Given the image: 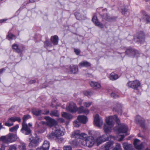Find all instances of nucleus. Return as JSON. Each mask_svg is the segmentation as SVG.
Masks as SVG:
<instances>
[{
    "label": "nucleus",
    "instance_id": "338daca9",
    "mask_svg": "<svg viewBox=\"0 0 150 150\" xmlns=\"http://www.w3.org/2000/svg\"><path fill=\"white\" fill-rule=\"evenodd\" d=\"M41 123L42 125H47V122H45L44 121H41Z\"/></svg>",
    "mask_w": 150,
    "mask_h": 150
},
{
    "label": "nucleus",
    "instance_id": "de8ad7c7",
    "mask_svg": "<svg viewBox=\"0 0 150 150\" xmlns=\"http://www.w3.org/2000/svg\"><path fill=\"white\" fill-rule=\"evenodd\" d=\"M64 150H71L72 148L70 146H65L63 147Z\"/></svg>",
    "mask_w": 150,
    "mask_h": 150
},
{
    "label": "nucleus",
    "instance_id": "680f3d73",
    "mask_svg": "<svg viewBox=\"0 0 150 150\" xmlns=\"http://www.w3.org/2000/svg\"><path fill=\"white\" fill-rule=\"evenodd\" d=\"M7 20V19H1L0 20V23H2L4 21H6Z\"/></svg>",
    "mask_w": 150,
    "mask_h": 150
},
{
    "label": "nucleus",
    "instance_id": "0e129e2a",
    "mask_svg": "<svg viewBox=\"0 0 150 150\" xmlns=\"http://www.w3.org/2000/svg\"><path fill=\"white\" fill-rule=\"evenodd\" d=\"M39 124L36 122L35 125V127L36 128H38L39 127Z\"/></svg>",
    "mask_w": 150,
    "mask_h": 150
},
{
    "label": "nucleus",
    "instance_id": "7c9ffc66",
    "mask_svg": "<svg viewBox=\"0 0 150 150\" xmlns=\"http://www.w3.org/2000/svg\"><path fill=\"white\" fill-rule=\"evenodd\" d=\"M109 78L111 80H115L118 78V76L117 74L112 73L110 75Z\"/></svg>",
    "mask_w": 150,
    "mask_h": 150
},
{
    "label": "nucleus",
    "instance_id": "58836bf2",
    "mask_svg": "<svg viewBox=\"0 0 150 150\" xmlns=\"http://www.w3.org/2000/svg\"><path fill=\"white\" fill-rule=\"evenodd\" d=\"M31 118V117L29 115H27L24 116L23 117V122L22 123H25L26 121Z\"/></svg>",
    "mask_w": 150,
    "mask_h": 150
},
{
    "label": "nucleus",
    "instance_id": "052dcab7",
    "mask_svg": "<svg viewBox=\"0 0 150 150\" xmlns=\"http://www.w3.org/2000/svg\"><path fill=\"white\" fill-rule=\"evenodd\" d=\"M36 150H45L42 147H39L37 148Z\"/></svg>",
    "mask_w": 150,
    "mask_h": 150
},
{
    "label": "nucleus",
    "instance_id": "6e6552de",
    "mask_svg": "<svg viewBox=\"0 0 150 150\" xmlns=\"http://www.w3.org/2000/svg\"><path fill=\"white\" fill-rule=\"evenodd\" d=\"M59 125H56L54 128V132L56 135V138H57L64 134V132L62 130V129L61 128Z\"/></svg>",
    "mask_w": 150,
    "mask_h": 150
},
{
    "label": "nucleus",
    "instance_id": "e2e57ef3",
    "mask_svg": "<svg viewBox=\"0 0 150 150\" xmlns=\"http://www.w3.org/2000/svg\"><path fill=\"white\" fill-rule=\"evenodd\" d=\"M127 11V9H124L123 10H122V13L123 14H125V12H126Z\"/></svg>",
    "mask_w": 150,
    "mask_h": 150
},
{
    "label": "nucleus",
    "instance_id": "ea45409f",
    "mask_svg": "<svg viewBox=\"0 0 150 150\" xmlns=\"http://www.w3.org/2000/svg\"><path fill=\"white\" fill-rule=\"evenodd\" d=\"M19 126L18 125H16L15 126L10 128L9 131L11 132H13L16 131L17 129L18 128Z\"/></svg>",
    "mask_w": 150,
    "mask_h": 150
},
{
    "label": "nucleus",
    "instance_id": "2f4dec72",
    "mask_svg": "<svg viewBox=\"0 0 150 150\" xmlns=\"http://www.w3.org/2000/svg\"><path fill=\"white\" fill-rule=\"evenodd\" d=\"M47 137L50 140H52L54 139L55 138H56V135L54 132L50 134H48L47 136Z\"/></svg>",
    "mask_w": 150,
    "mask_h": 150
},
{
    "label": "nucleus",
    "instance_id": "6ab92c4d",
    "mask_svg": "<svg viewBox=\"0 0 150 150\" xmlns=\"http://www.w3.org/2000/svg\"><path fill=\"white\" fill-rule=\"evenodd\" d=\"M77 119L80 122L85 124L88 120L86 116L84 115H79L78 116Z\"/></svg>",
    "mask_w": 150,
    "mask_h": 150
},
{
    "label": "nucleus",
    "instance_id": "4468645a",
    "mask_svg": "<svg viewBox=\"0 0 150 150\" xmlns=\"http://www.w3.org/2000/svg\"><path fill=\"white\" fill-rule=\"evenodd\" d=\"M128 129V127L127 125L121 124L119 125L117 130L119 133H125L127 132Z\"/></svg>",
    "mask_w": 150,
    "mask_h": 150
},
{
    "label": "nucleus",
    "instance_id": "49530a36",
    "mask_svg": "<svg viewBox=\"0 0 150 150\" xmlns=\"http://www.w3.org/2000/svg\"><path fill=\"white\" fill-rule=\"evenodd\" d=\"M73 125L75 127H77L80 126V123L77 121H75L73 123Z\"/></svg>",
    "mask_w": 150,
    "mask_h": 150
},
{
    "label": "nucleus",
    "instance_id": "473e14b6",
    "mask_svg": "<svg viewBox=\"0 0 150 150\" xmlns=\"http://www.w3.org/2000/svg\"><path fill=\"white\" fill-rule=\"evenodd\" d=\"M122 106L120 103H117L115 106L114 109L115 110L118 111L121 110Z\"/></svg>",
    "mask_w": 150,
    "mask_h": 150
},
{
    "label": "nucleus",
    "instance_id": "a878e982",
    "mask_svg": "<svg viewBox=\"0 0 150 150\" xmlns=\"http://www.w3.org/2000/svg\"><path fill=\"white\" fill-rule=\"evenodd\" d=\"M62 116L67 119H71L72 118V116L67 113L64 112H63L62 114Z\"/></svg>",
    "mask_w": 150,
    "mask_h": 150
},
{
    "label": "nucleus",
    "instance_id": "e433bc0d",
    "mask_svg": "<svg viewBox=\"0 0 150 150\" xmlns=\"http://www.w3.org/2000/svg\"><path fill=\"white\" fill-rule=\"evenodd\" d=\"M42 110H35L33 111V114L36 116H38L42 114Z\"/></svg>",
    "mask_w": 150,
    "mask_h": 150
},
{
    "label": "nucleus",
    "instance_id": "09e8293b",
    "mask_svg": "<svg viewBox=\"0 0 150 150\" xmlns=\"http://www.w3.org/2000/svg\"><path fill=\"white\" fill-rule=\"evenodd\" d=\"M56 140L59 143H61L63 142L64 141V139L62 137H59L57 138H56Z\"/></svg>",
    "mask_w": 150,
    "mask_h": 150
},
{
    "label": "nucleus",
    "instance_id": "9d476101",
    "mask_svg": "<svg viewBox=\"0 0 150 150\" xmlns=\"http://www.w3.org/2000/svg\"><path fill=\"white\" fill-rule=\"evenodd\" d=\"M44 118L47 120V125L52 127L53 126L57 125V122L53 119H52L49 116H46Z\"/></svg>",
    "mask_w": 150,
    "mask_h": 150
},
{
    "label": "nucleus",
    "instance_id": "a19ab883",
    "mask_svg": "<svg viewBox=\"0 0 150 150\" xmlns=\"http://www.w3.org/2000/svg\"><path fill=\"white\" fill-rule=\"evenodd\" d=\"M44 47H51L52 46V44L50 43L48 41L46 40L45 42H44Z\"/></svg>",
    "mask_w": 150,
    "mask_h": 150
},
{
    "label": "nucleus",
    "instance_id": "7ed1b4c3",
    "mask_svg": "<svg viewBox=\"0 0 150 150\" xmlns=\"http://www.w3.org/2000/svg\"><path fill=\"white\" fill-rule=\"evenodd\" d=\"M83 139L84 140L82 143V144L88 147H91L95 143V140L94 137L92 136L88 137L86 134V138H83Z\"/></svg>",
    "mask_w": 150,
    "mask_h": 150
},
{
    "label": "nucleus",
    "instance_id": "f03ea898",
    "mask_svg": "<svg viewBox=\"0 0 150 150\" xmlns=\"http://www.w3.org/2000/svg\"><path fill=\"white\" fill-rule=\"evenodd\" d=\"M106 122L107 125L112 127L114 124V121H115L118 125L120 123V121L116 115H115L113 116H110L106 117Z\"/></svg>",
    "mask_w": 150,
    "mask_h": 150
},
{
    "label": "nucleus",
    "instance_id": "603ef678",
    "mask_svg": "<svg viewBox=\"0 0 150 150\" xmlns=\"http://www.w3.org/2000/svg\"><path fill=\"white\" fill-rule=\"evenodd\" d=\"M91 102H85L84 103V105L86 107H88L91 105Z\"/></svg>",
    "mask_w": 150,
    "mask_h": 150
},
{
    "label": "nucleus",
    "instance_id": "bb28decb",
    "mask_svg": "<svg viewBox=\"0 0 150 150\" xmlns=\"http://www.w3.org/2000/svg\"><path fill=\"white\" fill-rule=\"evenodd\" d=\"M49 146V142L47 140L44 141V143L42 146V147L45 150H48Z\"/></svg>",
    "mask_w": 150,
    "mask_h": 150
},
{
    "label": "nucleus",
    "instance_id": "a211bd4d",
    "mask_svg": "<svg viewBox=\"0 0 150 150\" xmlns=\"http://www.w3.org/2000/svg\"><path fill=\"white\" fill-rule=\"evenodd\" d=\"M79 67H87L91 66V63L86 61H82L79 64Z\"/></svg>",
    "mask_w": 150,
    "mask_h": 150
},
{
    "label": "nucleus",
    "instance_id": "1a4fd4ad",
    "mask_svg": "<svg viewBox=\"0 0 150 150\" xmlns=\"http://www.w3.org/2000/svg\"><path fill=\"white\" fill-rule=\"evenodd\" d=\"M109 137L107 134L105 133L103 135L97 138L96 140V142L98 145L100 144L103 142L108 140Z\"/></svg>",
    "mask_w": 150,
    "mask_h": 150
},
{
    "label": "nucleus",
    "instance_id": "69168bd1",
    "mask_svg": "<svg viewBox=\"0 0 150 150\" xmlns=\"http://www.w3.org/2000/svg\"><path fill=\"white\" fill-rule=\"evenodd\" d=\"M59 121L62 122H63L64 121V120L62 118H59Z\"/></svg>",
    "mask_w": 150,
    "mask_h": 150
},
{
    "label": "nucleus",
    "instance_id": "c9c22d12",
    "mask_svg": "<svg viewBox=\"0 0 150 150\" xmlns=\"http://www.w3.org/2000/svg\"><path fill=\"white\" fill-rule=\"evenodd\" d=\"M93 92L91 91H86L84 92V94L88 97L90 96H91L93 94Z\"/></svg>",
    "mask_w": 150,
    "mask_h": 150
},
{
    "label": "nucleus",
    "instance_id": "9b49d317",
    "mask_svg": "<svg viewBox=\"0 0 150 150\" xmlns=\"http://www.w3.org/2000/svg\"><path fill=\"white\" fill-rule=\"evenodd\" d=\"M39 138L38 137L36 136L31 140L29 144V146L30 148H35L38 145Z\"/></svg>",
    "mask_w": 150,
    "mask_h": 150
},
{
    "label": "nucleus",
    "instance_id": "b1692460",
    "mask_svg": "<svg viewBox=\"0 0 150 150\" xmlns=\"http://www.w3.org/2000/svg\"><path fill=\"white\" fill-rule=\"evenodd\" d=\"M135 120L137 123L142 124L144 123V120L140 116L138 115L136 117Z\"/></svg>",
    "mask_w": 150,
    "mask_h": 150
},
{
    "label": "nucleus",
    "instance_id": "c03bdc74",
    "mask_svg": "<svg viewBox=\"0 0 150 150\" xmlns=\"http://www.w3.org/2000/svg\"><path fill=\"white\" fill-rule=\"evenodd\" d=\"M140 142V140L137 139H136L135 140H134V144L135 147H137V146L139 144Z\"/></svg>",
    "mask_w": 150,
    "mask_h": 150
},
{
    "label": "nucleus",
    "instance_id": "ddd939ff",
    "mask_svg": "<svg viewBox=\"0 0 150 150\" xmlns=\"http://www.w3.org/2000/svg\"><path fill=\"white\" fill-rule=\"evenodd\" d=\"M67 109L71 112H75L77 111L78 108L76 106V104L72 102L70 103Z\"/></svg>",
    "mask_w": 150,
    "mask_h": 150
},
{
    "label": "nucleus",
    "instance_id": "4d7b16f0",
    "mask_svg": "<svg viewBox=\"0 0 150 150\" xmlns=\"http://www.w3.org/2000/svg\"><path fill=\"white\" fill-rule=\"evenodd\" d=\"M49 113V110H45L44 111H42V114L44 115H47Z\"/></svg>",
    "mask_w": 150,
    "mask_h": 150
},
{
    "label": "nucleus",
    "instance_id": "bf43d9fd",
    "mask_svg": "<svg viewBox=\"0 0 150 150\" xmlns=\"http://www.w3.org/2000/svg\"><path fill=\"white\" fill-rule=\"evenodd\" d=\"M5 146L4 145H3L1 146V147L0 149V150H5Z\"/></svg>",
    "mask_w": 150,
    "mask_h": 150
},
{
    "label": "nucleus",
    "instance_id": "0eeeda50",
    "mask_svg": "<svg viewBox=\"0 0 150 150\" xmlns=\"http://www.w3.org/2000/svg\"><path fill=\"white\" fill-rule=\"evenodd\" d=\"M125 53L129 57H138L139 55L138 51L133 49L129 48L127 49Z\"/></svg>",
    "mask_w": 150,
    "mask_h": 150
},
{
    "label": "nucleus",
    "instance_id": "c85d7f7f",
    "mask_svg": "<svg viewBox=\"0 0 150 150\" xmlns=\"http://www.w3.org/2000/svg\"><path fill=\"white\" fill-rule=\"evenodd\" d=\"M50 114L52 116L59 117V112L57 110L51 111Z\"/></svg>",
    "mask_w": 150,
    "mask_h": 150
},
{
    "label": "nucleus",
    "instance_id": "4be33fe9",
    "mask_svg": "<svg viewBox=\"0 0 150 150\" xmlns=\"http://www.w3.org/2000/svg\"><path fill=\"white\" fill-rule=\"evenodd\" d=\"M70 69V72L71 73L75 74L78 72V67L76 65H73L71 67Z\"/></svg>",
    "mask_w": 150,
    "mask_h": 150
},
{
    "label": "nucleus",
    "instance_id": "4c0bfd02",
    "mask_svg": "<svg viewBox=\"0 0 150 150\" xmlns=\"http://www.w3.org/2000/svg\"><path fill=\"white\" fill-rule=\"evenodd\" d=\"M19 148L20 150H26V145L24 143H21Z\"/></svg>",
    "mask_w": 150,
    "mask_h": 150
},
{
    "label": "nucleus",
    "instance_id": "f704fd0d",
    "mask_svg": "<svg viewBox=\"0 0 150 150\" xmlns=\"http://www.w3.org/2000/svg\"><path fill=\"white\" fill-rule=\"evenodd\" d=\"M144 36L143 34H141L139 35V36H138L137 37V39H138L136 41H143L144 40Z\"/></svg>",
    "mask_w": 150,
    "mask_h": 150
},
{
    "label": "nucleus",
    "instance_id": "37998d69",
    "mask_svg": "<svg viewBox=\"0 0 150 150\" xmlns=\"http://www.w3.org/2000/svg\"><path fill=\"white\" fill-rule=\"evenodd\" d=\"M144 147L143 144L142 143H141L137 146V147H136V148L138 150H141Z\"/></svg>",
    "mask_w": 150,
    "mask_h": 150
},
{
    "label": "nucleus",
    "instance_id": "6e6d98bb",
    "mask_svg": "<svg viewBox=\"0 0 150 150\" xmlns=\"http://www.w3.org/2000/svg\"><path fill=\"white\" fill-rule=\"evenodd\" d=\"M74 52H75L76 54L78 55L80 54V50L79 49H74Z\"/></svg>",
    "mask_w": 150,
    "mask_h": 150
},
{
    "label": "nucleus",
    "instance_id": "2eb2a0df",
    "mask_svg": "<svg viewBox=\"0 0 150 150\" xmlns=\"http://www.w3.org/2000/svg\"><path fill=\"white\" fill-rule=\"evenodd\" d=\"M114 142L112 141H110L106 142L103 146L102 150H110Z\"/></svg>",
    "mask_w": 150,
    "mask_h": 150
},
{
    "label": "nucleus",
    "instance_id": "774afa93",
    "mask_svg": "<svg viewBox=\"0 0 150 150\" xmlns=\"http://www.w3.org/2000/svg\"><path fill=\"white\" fill-rule=\"evenodd\" d=\"M5 70V69L4 68L1 69L0 70V74H1L2 73V72Z\"/></svg>",
    "mask_w": 150,
    "mask_h": 150
},
{
    "label": "nucleus",
    "instance_id": "f8f14e48",
    "mask_svg": "<svg viewBox=\"0 0 150 150\" xmlns=\"http://www.w3.org/2000/svg\"><path fill=\"white\" fill-rule=\"evenodd\" d=\"M22 127L21 130L22 133L25 135H28L31 133V131L28 125L25 123H22Z\"/></svg>",
    "mask_w": 150,
    "mask_h": 150
},
{
    "label": "nucleus",
    "instance_id": "20e7f679",
    "mask_svg": "<svg viewBox=\"0 0 150 150\" xmlns=\"http://www.w3.org/2000/svg\"><path fill=\"white\" fill-rule=\"evenodd\" d=\"M71 137L77 139H83V138H86V134L84 133H81L80 131L77 130L72 132Z\"/></svg>",
    "mask_w": 150,
    "mask_h": 150
},
{
    "label": "nucleus",
    "instance_id": "f3484780",
    "mask_svg": "<svg viewBox=\"0 0 150 150\" xmlns=\"http://www.w3.org/2000/svg\"><path fill=\"white\" fill-rule=\"evenodd\" d=\"M77 111L79 113H83L86 115L88 114L89 113V111L88 109L83 106H81L78 108Z\"/></svg>",
    "mask_w": 150,
    "mask_h": 150
},
{
    "label": "nucleus",
    "instance_id": "423d86ee",
    "mask_svg": "<svg viewBox=\"0 0 150 150\" xmlns=\"http://www.w3.org/2000/svg\"><path fill=\"white\" fill-rule=\"evenodd\" d=\"M128 87L137 90L140 87L141 83L138 80H136L132 81H129L127 83Z\"/></svg>",
    "mask_w": 150,
    "mask_h": 150
},
{
    "label": "nucleus",
    "instance_id": "393cba45",
    "mask_svg": "<svg viewBox=\"0 0 150 150\" xmlns=\"http://www.w3.org/2000/svg\"><path fill=\"white\" fill-rule=\"evenodd\" d=\"M90 85L95 88H99L101 87L100 84L96 82L91 81L90 82Z\"/></svg>",
    "mask_w": 150,
    "mask_h": 150
},
{
    "label": "nucleus",
    "instance_id": "864d4df0",
    "mask_svg": "<svg viewBox=\"0 0 150 150\" xmlns=\"http://www.w3.org/2000/svg\"><path fill=\"white\" fill-rule=\"evenodd\" d=\"M16 148L14 145H12L10 146L8 150H16Z\"/></svg>",
    "mask_w": 150,
    "mask_h": 150
},
{
    "label": "nucleus",
    "instance_id": "cd10ccee",
    "mask_svg": "<svg viewBox=\"0 0 150 150\" xmlns=\"http://www.w3.org/2000/svg\"><path fill=\"white\" fill-rule=\"evenodd\" d=\"M16 121L20 122L21 119L20 117H13L9 118V121H11L13 123Z\"/></svg>",
    "mask_w": 150,
    "mask_h": 150
},
{
    "label": "nucleus",
    "instance_id": "13d9d810",
    "mask_svg": "<svg viewBox=\"0 0 150 150\" xmlns=\"http://www.w3.org/2000/svg\"><path fill=\"white\" fill-rule=\"evenodd\" d=\"M125 137V136L124 135H121V138L118 140L119 141H121L123 140L124 138Z\"/></svg>",
    "mask_w": 150,
    "mask_h": 150
},
{
    "label": "nucleus",
    "instance_id": "3c124183",
    "mask_svg": "<svg viewBox=\"0 0 150 150\" xmlns=\"http://www.w3.org/2000/svg\"><path fill=\"white\" fill-rule=\"evenodd\" d=\"M111 96L114 98H116L118 97V96L114 93H112L111 94Z\"/></svg>",
    "mask_w": 150,
    "mask_h": 150
},
{
    "label": "nucleus",
    "instance_id": "79ce46f5",
    "mask_svg": "<svg viewBox=\"0 0 150 150\" xmlns=\"http://www.w3.org/2000/svg\"><path fill=\"white\" fill-rule=\"evenodd\" d=\"M13 125V123L11 121H9V118L8 119L7 122H6L5 124V125L6 126L9 127L12 126Z\"/></svg>",
    "mask_w": 150,
    "mask_h": 150
},
{
    "label": "nucleus",
    "instance_id": "5fc2aeb1",
    "mask_svg": "<svg viewBox=\"0 0 150 150\" xmlns=\"http://www.w3.org/2000/svg\"><path fill=\"white\" fill-rule=\"evenodd\" d=\"M15 36L11 33L9 34L8 35V37L9 38V40L12 39L13 38L15 37Z\"/></svg>",
    "mask_w": 150,
    "mask_h": 150
},
{
    "label": "nucleus",
    "instance_id": "a18cd8bd",
    "mask_svg": "<svg viewBox=\"0 0 150 150\" xmlns=\"http://www.w3.org/2000/svg\"><path fill=\"white\" fill-rule=\"evenodd\" d=\"M46 128L44 127H42V128L39 129L37 130V132L39 133H43L45 130Z\"/></svg>",
    "mask_w": 150,
    "mask_h": 150
},
{
    "label": "nucleus",
    "instance_id": "72a5a7b5",
    "mask_svg": "<svg viewBox=\"0 0 150 150\" xmlns=\"http://www.w3.org/2000/svg\"><path fill=\"white\" fill-rule=\"evenodd\" d=\"M112 150H122L120 144L116 143L115 147Z\"/></svg>",
    "mask_w": 150,
    "mask_h": 150
},
{
    "label": "nucleus",
    "instance_id": "f257e3e1",
    "mask_svg": "<svg viewBox=\"0 0 150 150\" xmlns=\"http://www.w3.org/2000/svg\"><path fill=\"white\" fill-rule=\"evenodd\" d=\"M17 139L16 135L9 133L6 136H1L0 138V140L4 143L8 144L15 141Z\"/></svg>",
    "mask_w": 150,
    "mask_h": 150
},
{
    "label": "nucleus",
    "instance_id": "dca6fc26",
    "mask_svg": "<svg viewBox=\"0 0 150 150\" xmlns=\"http://www.w3.org/2000/svg\"><path fill=\"white\" fill-rule=\"evenodd\" d=\"M92 21L94 24L96 26L103 28V24L98 21L97 16H94L92 18Z\"/></svg>",
    "mask_w": 150,
    "mask_h": 150
},
{
    "label": "nucleus",
    "instance_id": "c756f323",
    "mask_svg": "<svg viewBox=\"0 0 150 150\" xmlns=\"http://www.w3.org/2000/svg\"><path fill=\"white\" fill-rule=\"evenodd\" d=\"M12 48L16 52L18 53L21 52V50L18 48V45L15 44H13L12 45Z\"/></svg>",
    "mask_w": 150,
    "mask_h": 150
},
{
    "label": "nucleus",
    "instance_id": "5701e85b",
    "mask_svg": "<svg viewBox=\"0 0 150 150\" xmlns=\"http://www.w3.org/2000/svg\"><path fill=\"white\" fill-rule=\"evenodd\" d=\"M122 146L125 150H130L132 149V145L127 142L123 143Z\"/></svg>",
    "mask_w": 150,
    "mask_h": 150
},
{
    "label": "nucleus",
    "instance_id": "412c9836",
    "mask_svg": "<svg viewBox=\"0 0 150 150\" xmlns=\"http://www.w3.org/2000/svg\"><path fill=\"white\" fill-rule=\"evenodd\" d=\"M112 127L110 126L107 124L104 125L103 127V130L104 132L107 134L109 132H111V128Z\"/></svg>",
    "mask_w": 150,
    "mask_h": 150
},
{
    "label": "nucleus",
    "instance_id": "8fccbe9b",
    "mask_svg": "<svg viewBox=\"0 0 150 150\" xmlns=\"http://www.w3.org/2000/svg\"><path fill=\"white\" fill-rule=\"evenodd\" d=\"M105 18L107 21H110L112 19V18H111L110 16L108 14L106 15L105 17Z\"/></svg>",
    "mask_w": 150,
    "mask_h": 150
},
{
    "label": "nucleus",
    "instance_id": "aec40b11",
    "mask_svg": "<svg viewBox=\"0 0 150 150\" xmlns=\"http://www.w3.org/2000/svg\"><path fill=\"white\" fill-rule=\"evenodd\" d=\"M51 42L54 45H57L58 43V38L57 36L55 35L52 36L50 39Z\"/></svg>",
    "mask_w": 150,
    "mask_h": 150
},
{
    "label": "nucleus",
    "instance_id": "39448f33",
    "mask_svg": "<svg viewBox=\"0 0 150 150\" xmlns=\"http://www.w3.org/2000/svg\"><path fill=\"white\" fill-rule=\"evenodd\" d=\"M94 124L96 126L99 128L101 127L103 125V120L98 114H96L94 117Z\"/></svg>",
    "mask_w": 150,
    "mask_h": 150
}]
</instances>
